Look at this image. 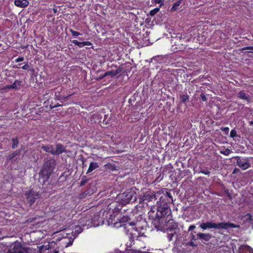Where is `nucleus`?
<instances>
[{
  "mask_svg": "<svg viewBox=\"0 0 253 253\" xmlns=\"http://www.w3.org/2000/svg\"><path fill=\"white\" fill-rule=\"evenodd\" d=\"M252 228L253 229V224H252Z\"/></svg>",
  "mask_w": 253,
  "mask_h": 253,
  "instance_id": "58",
  "label": "nucleus"
},
{
  "mask_svg": "<svg viewBox=\"0 0 253 253\" xmlns=\"http://www.w3.org/2000/svg\"><path fill=\"white\" fill-rule=\"evenodd\" d=\"M53 12H54V14L56 13L57 12V10L56 8H53Z\"/></svg>",
  "mask_w": 253,
  "mask_h": 253,
  "instance_id": "52",
  "label": "nucleus"
},
{
  "mask_svg": "<svg viewBox=\"0 0 253 253\" xmlns=\"http://www.w3.org/2000/svg\"><path fill=\"white\" fill-rule=\"evenodd\" d=\"M41 148L45 152L49 153L53 155H59L65 152V147L61 143L55 144V150L54 149L53 145L51 144L42 145Z\"/></svg>",
  "mask_w": 253,
  "mask_h": 253,
  "instance_id": "3",
  "label": "nucleus"
},
{
  "mask_svg": "<svg viewBox=\"0 0 253 253\" xmlns=\"http://www.w3.org/2000/svg\"><path fill=\"white\" fill-rule=\"evenodd\" d=\"M171 212L170 206H168L167 204L164 205L157 204V211L156 215V217L158 219L168 216L171 214Z\"/></svg>",
  "mask_w": 253,
  "mask_h": 253,
  "instance_id": "6",
  "label": "nucleus"
},
{
  "mask_svg": "<svg viewBox=\"0 0 253 253\" xmlns=\"http://www.w3.org/2000/svg\"><path fill=\"white\" fill-rule=\"evenodd\" d=\"M250 49L253 50V46H250Z\"/></svg>",
  "mask_w": 253,
  "mask_h": 253,
  "instance_id": "54",
  "label": "nucleus"
},
{
  "mask_svg": "<svg viewBox=\"0 0 253 253\" xmlns=\"http://www.w3.org/2000/svg\"><path fill=\"white\" fill-rule=\"evenodd\" d=\"M19 143V139L18 137H15L11 140V147L13 149L16 148Z\"/></svg>",
  "mask_w": 253,
  "mask_h": 253,
  "instance_id": "21",
  "label": "nucleus"
},
{
  "mask_svg": "<svg viewBox=\"0 0 253 253\" xmlns=\"http://www.w3.org/2000/svg\"><path fill=\"white\" fill-rule=\"evenodd\" d=\"M252 251V248L248 245L241 246L239 249V253H249Z\"/></svg>",
  "mask_w": 253,
  "mask_h": 253,
  "instance_id": "19",
  "label": "nucleus"
},
{
  "mask_svg": "<svg viewBox=\"0 0 253 253\" xmlns=\"http://www.w3.org/2000/svg\"><path fill=\"white\" fill-rule=\"evenodd\" d=\"M29 67H30V66L29 65L28 63H25V64L24 66H23L21 67V68L24 70H27V69H28Z\"/></svg>",
  "mask_w": 253,
  "mask_h": 253,
  "instance_id": "39",
  "label": "nucleus"
},
{
  "mask_svg": "<svg viewBox=\"0 0 253 253\" xmlns=\"http://www.w3.org/2000/svg\"><path fill=\"white\" fill-rule=\"evenodd\" d=\"M248 49H250V46H246V47H244L242 48V50H248Z\"/></svg>",
  "mask_w": 253,
  "mask_h": 253,
  "instance_id": "50",
  "label": "nucleus"
},
{
  "mask_svg": "<svg viewBox=\"0 0 253 253\" xmlns=\"http://www.w3.org/2000/svg\"><path fill=\"white\" fill-rule=\"evenodd\" d=\"M124 68L122 66H118L116 68V70L114 71H107L105 72L103 75H102L99 79H102L106 77L107 76H110L111 78L114 77L117 75L123 72Z\"/></svg>",
  "mask_w": 253,
  "mask_h": 253,
  "instance_id": "11",
  "label": "nucleus"
},
{
  "mask_svg": "<svg viewBox=\"0 0 253 253\" xmlns=\"http://www.w3.org/2000/svg\"><path fill=\"white\" fill-rule=\"evenodd\" d=\"M163 175H164V174H163L160 173V174H159V175L158 177H157V178L156 179L155 181H156V182H160L161 180H162V179H163Z\"/></svg>",
  "mask_w": 253,
  "mask_h": 253,
  "instance_id": "36",
  "label": "nucleus"
},
{
  "mask_svg": "<svg viewBox=\"0 0 253 253\" xmlns=\"http://www.w3.org/2000/svg\"><path fill=\"white\" fill-rule=\"evenodd\" d=\"M200 173H202L203 174H204L205 175H209L210 174V171L208 169H203L201 170L200 171Z\"/></svg>",
  "mask_w": 253,
  "mask_h": 253,
  "instance_id": "35",
  "label": "nucleus"
},
{
  "mask_svg": "<svg viewBox=\"0 0 253 253\" xmlns=\"http://www.w3.org/2000/svg\"><path fill=\"white\" fill-rule=\"evenodd\" d=\"M121 202L123 204H127L130 203H134L136 201V193L132 189L127 190L120 195Z\"/></svg>",
  "mask_w": 253,
  "mask_h": 253,
  "instance_id": "5",
  "label": "nucleus"
},
{
  "mask_svg": "<svg viewBox=\"0 0 253 253\" xmlns=\"http://www.w3.org/2000/svg\"><path fill=\"white\" fill-rule=\"evenodd\" d=\"M160 10V8L157 7L151 10L150 12V14L151 16L155 15Z\"/></svg>",
  "mask_w": 253,
  "mask_h": 253,
  "instance_id": "30",
  "label": "nucleus"
},
{
  "mask_svg": "<svg viewBox=\"0 0 253 253\" xmlns=\"http://www.w3.org/2000/svg\"><path fill=\"white\" fill-rule=\"evenodd\" d=\"M55 165L56 161L53 159H49L44 162L39 172L40 177L43 184L48 180L53 172Z\"/></svg>",
  "mask_w": 253,
  "mask_h": 253,
  "instance_id": "1",
  "label": "nucleus"
},
{
  "mask_svg": "<svg viewBox=\"0 0 253 253\" xmlns=\"http://www.w3.org/2000/svg\"><path fill=\"white\" fill-rule=\"evenodd\" d=\"M87 217H83V218H82L81 219H80V222L81 223L84 221L86 220Z\"/></svg>",
  "mask_w": 253,
  "mask_h": 253,
  "instance_id": "47",
  "label": "nucleus"
},
{
  "mask_svg": "<svg viewBox=\"0 0 253 253\" xmlns=\"http://www.w3.org/2000/svg\"><path fill=\"white\" fill-rule=\"evenodd\" d=\"M84 42V45L85 46V45H88V46H91L92 45V43L89 41H85V42Z\"/></svg>",
  "mask_w": 253,
  "mask_h": 253,
  "instance_id": "43",
  "label": "nucleus"
},
{
  "mask_svg": "<svg viewBox=\"0 0 253 253\" xmlns=\"http://www.w3.org/2000/svg\"><path fill=\"white\" fill-rule=\"evenodd\" d=\"M41 193L39 191H37L34 189H31L26 191L25 196L27 203L31 206L36 201L41 197Z\"/></svg>",
  "mask_w": 253,
  "mask_h": 253,
  "instance_id": "4",
  "label": "nucleus"
},
{
  "mask_svg": "<svg viewBox=\"0 0 253 253\" xmlns=\"http://www.w3.org/2000/svg\"><path fill=\"white\" fill-rule=\"evenodd\" d=\"M235 159L236 160V165L242 170H246L251 167V164L248 158L236 156Z\"/></svg>",
  "mask_w": 253,
  "mask_h": 253,
  "instance_id": "8",
  "label": "nucleus"
},
{
  "mask_svg": "<svg viewBox=\"0 0 253 253\" xmlns=\"http://www.w3.org/2000/svg\"><path fill=\"white\" fill-rule=\"evenodd\" d=\"M86 196V192H82L80 195H79V198L80 199H83V198H85Z\"/></svg>",
  "mask_w": 253,
  "mask_h": 253,
  "instance_id": "37",
  "label": "nucleus"
},
{
  "mask_svg": "<svg viewBox=\"0 0 253 253\" xmlns=\"http://www.w3.org/2000/svg\"><path fill=\"white\" fill-rule=\"evenodd\" d=\"M160 57L159 56H156V57H154L153 58V59L154 60H158V58H159Z\"/></svg>",
  "mask_w": 253,
  "mask_h": 253,
  "instance_id": "51",
  "label": "nucleus"
},
{
  "mask_svg": "<svg viewBox=\"0 0 253 253\" xmlns=\"http://www.w3.org/2000/svg\"><path fill=\"white\" fill-rule=\"evenodd\" d=\"M71 42L74 44L75 45L78 46L80 48H82L84 46V42H80L77 40H74L71 41Z\"/></svg>",
  "mask_w": 253,
  "mask_h": 253,
  "instance_id": "27",
  "label": "nucleus"
},
{
  "mask_svg": "<svg viewBox=\"0 0 253 253\" xmlns=\"http://www.w3.org/2000/svg\"><path fill=\"white\" fill-rule=\"evenodd\" d=\"M189 96L186 92L179 95L180 101L182 103H186V102L189 100Z\"/></svg>",
  "mask_w": 253,
  "mask_h": 253,
  "instance_id": "20",
  "label": "nucleus"
},
{
  "mask_svg": "<svg viewBox=\"0 0 253 253\" xmlns=\"http://www.w3.org/2000/svg\"><path fill=\"white\" fill-rule=\"evenodd\" d=\"M94 218H99V217H98V216H94Z\"/></svg>",
  "mask_w": 253,
  "mask_h": 253,
  "instance_id": "55",
  "label": "nucleus"
},
{
  "mask_svg": "<svg viewBox=\"0 0 253 253\" xmlns=\"http://www.w3.org/2000/svg\"><path fill=\"white\" fill-rule=\"evenodd\" d=\"M29 2L27 0H15L14 4L21 8H25L27 6Z\"/></svg>",
  "mask_w": 253,
  "mask_h": 253,
  "instance_id": "16",
  "label": "nucleus"
},
{
  "mask_svg": "<svg viewBox=\"0 0 253 253\" xmlns=\"http://www.w3.org/2000/svg\"><path fill=\"white\" fill-rule=\"evenodd\" d=\"M56 244L54 242L47 243V244L43 245L39 247L40 253H58L56 250Z\"/></svg>",
  "mask_w": 253,
  "mask_h": 253,
  "instance_id": "7",
  "label": "nucleus"
},
{
  "mask_svg": "<svg viewBox=\"0 0 253 253\" xmlns=\"http://www.w3.org/2000/svg\"><path fill=\"white\" fill-rule=\"evenodd\" d=\"M237 135V131L235 129H232L230 131V136L231 138H234Z\"/></svg>",
  "mask_w": 253,
  "mask_h": 253,
  "instance_id": "31",
  "label": "nucleus"
},
{
  "mask_svg": "<svg viewBox=\"0 0 253 253\" xmlns=\"http://www.w3.org/2000/svg\"><path fill=\"white\" fill-rule=\"evenodd\" d=\"M162 197L168 199L169 200V202H173V197L169 191H166V193L164 194V196Z\"/></svg>",
  "mask_w": 253,
  "mask_h": 253,
  "instance_id": "26",
  "label": "nucleus"
},
{
  "mask_svg": "<svg viewBox=\"0 0 253 253\" xmlns=\"http://www.w3.org/2000/svg\"><path fill=\"white\" fill-rule=\"evenodd\" d=\"M62 106L61 105L59 104V103H57V104L56 105H52V104L51 103L50 105V108L51 109H53L54 108H56L57 107H58V106Z\"/></svg>",
  "mask_w": 253,
  "mask_h": 253,
  "instance_id": "41",
  "label": "nucleus"
},
{
  "mask_svg": "<svg viewBox=\"0 0 253 253\" xmlns=\"http://www.w3.org/2000/svg\"><path fill=\"white\" fill-rule=\"evenodd\" d=\"M131 70V68H129L128 69H126L124 71V73H128V72H129Z\"/></svg>",
  "mask_w": 253,
  "mask_h": 253,
  "instance_id": "48",
  "label": "nucleus"
},
{
  "mask_svg": "<svg viewBox=\"0 0 253 253\" xmlns=\"http://www.w3.org/2000/svg\"><path fill=\"white\" fill-rule=\"evenodd\" d=\"M99 167V165L97 162H91L89 164V168L86 171V173H89L93 171L96 169H98Z\"/></svg>",
  "mask_w": 253,
  "mask_h": 253,
  "instance_id": "18",
  "label": "nucleus"
},
{
  "mask_svg": "<svg viewBox=\"0 0 253 253\" xmlns=\"http://www.w3.org/2000/svg\"><path fill=\"white\" fill-rule=\"evenodd\" d=\"M79 39L80 40H82V38H79Z\"/></svg>",
  "mask_w": 253,
  "mask_h": 253,
  "instance_id": "57",
  "label": "nucleus"
},
{
  "mask_svg": "<svg viewBox=\"0 0 253 253\" xmlns=\"http://www.w3.org/2000/svg\"><path fill=\"white\" fill-rule=\"evenodd\" d=\"M173 203V202H169V200L167 199L166 198H164L163 197H161L160 198L159 201L157 202V204H159L160 205H165L167 204L168 206H170L171 204Z\"/></svg>",
  "mask_w": 253,
  "mask_h": 253,
  "instance_id": "23",
  "label": "nucleus"
},
{
  "mask_svg": "<svg viewBox=\"0 0 253 253\" xmlns=\"http://www.w3.org/2000/svg\"><path fill=\"white\" fill-rule=\"evenodd\" d=\"M104 169L109 171H114L116 170V167L114 164L107 163L104 166Z\"/></svg>",
  "mask_w": 253,
  "mask_h": 253,
  "instance_id": "22",
  "label": "nucleus"
},
{
  "mask_svg": "<svg viewBox=\"0 0 253 253\" xmlns=\"http://www.w3.org/2000/svg\"><path fill=\"white\" fill-rule=\"evenodd\" d=\"M21 152L20 150H16L11 153L9 155L6 156V160L7 162H9L14 159L17 156L19 155Z\"/></svg>",
  "mask_w": 253,
  "mask_h": 253,
  "instance_id": "17",
  "label": "nucleus"
},
{
  "mask_svg": "<svg viewBox=\"0 0 253 253\" xmlns=\"http://www.w3.org/2000/svg\"><path fill=\"white\" fill-rule=\"evenodd\" d=\"M31 250L28 248H16L14 247V249L11 251H8L7 253H30Z\"/></svg>",
  "mask_w": 253,
  "mask_h": 253,
  "instance_id": "13",
  "label": "nucleus"
},
{
  "mask_svg": "<svg viewBox=\"0 0 253 253\" xmlns=\"http://www.w3.org/2000/svg\"><path fill=\"white\" fill-rule=\"evenodd\" d=\"M63 87L61 86H58L57 87L55 88V99L56 100H60L62 102V101H64L69 98L70 96H71L72 94H69L67 96L62 95H61V92L62 91Z\"/></svg>",
  "mask_w": 253,
  "mask_h": 253,
  "instance_id": "10",
  "label": "nucleus"
},
{
  "mask_svg": "<svg viewBox=\"0 0 253 253\" xmlns=\"http://www.w3.org/2000/svg\"><path fill=\"white\" fill-rule=\"evenodd\" d=\"M195 228H196L195 225H191L189 227V228H188V231H192V230H193V229H194Z\"/></svg>",
  "mask_w": 253,
  "mask_h": 253,
  "instance_id": "45",
  "label": "nucleus"
},
{
  "mask_svg": "<svg viewBox=\"0 0 253 253\" xmlns=\"http://www.w3.org/2000/svg\"><path fill=\"white\" fill-rule=\"evenodd\" d=\"M157 198L154 192L148 191L144 193L142 197L143 201L151 202L156 200Z\"/></svg>",
  "mask_w": 253,
  "mask_h": 253,
  "instance_id": "12",
  "label": "nucleus"
},
{
  "mask_svg": "<svg viewBox=\"0 0 253 253\" xmlns=\"http://www.w3.org/2000/svg\"><path fill=\"white\" fill-rule=\"evenodd\" d=\"M87 182L86 179L82 180L80 182V186H82L84 185Z\"/></svg>",
  "mask_w": 253,
  "mask_h": 253,
  "instance_id": "44",
  "label": "nucleus"
},
{
  "mask_svg": "<svg viewBox=\"0 0 253 253\" xmlns=\"http://www.w3.org/2000/svg\"><path fill=\"white\" fill-rule=\"evenodd\" d=\"M84 192H86V195L90 196L92 194L91 192L90 191V190H89V189L85 191Z\"/></svg>",
  "mask_w": 253,
  "mask_h": 253,
  "instance_id": "46",
  "label": "nucleus"
},
{
  "mask_svg": "<svg viewBox=\"0 0 253 253\" xmlns=\"http://www.w3.org/2000/svg\"><path fill=\"white\" fill-rule=\"evenodd\" d=\"M24 60V57H19L18 58L15 59V62L16 63L19 62L21 61H23Z\"/></svg>",
  "mask_w": 253,
  "mask_h": 253,
  "instance_id": "38",
  "label": "nucleus"
},
{
  "mask_svg": "<svg viewBox=\"0 0 253 253\" xmlns=\"http://www.w3.org/2000/svg\"><path fill=\"white\" fill-rule=\"evenodd\" d=\"M22 82L21 81L16 80L14 83L11 84L12 89H18L20 88Z\"/></svg>",
  "mask_w": 253,
  "mask_h": 253,
  "instance_id": "24",
  "label": "nucleus"
},
{
  "mask_svg": "<svg viewBox=\"0 0 253 253\" xmlns=\"http://www.w3.org/2000/svg\"><path fill=\"white\" fill-rule=\"evenodd\" d=\"M200 96H201V98L203 101H206L207 100V97L204 94L202 93L201 94Z\"/></svg>",
  "mask_w": 253,
  "mask_h": 253,
  "instance_id": "40",
  "label": "nucleus"
},
{
  "mask_svg": "<svg viewBox=\"0 0 253 253\" xmlns=\"http://www.w3.org/2000/svg\"><path fill=\"white\" fill-rule=\"evenodd\" d=\"M12 89V86H11V84H8V85H6L5 86H4L2 89Z\"/></svg>",
  "mask_w": 253,
  "mask_h": 253,
  "instance_id": "42",
  "label": "nucleus"
},
{
  "mask_svg": "<svg viewBox=\"0 0 253 253\" xmlns=\"http://www.w3.org/2000/svg\"><path fill=\"white\" fill-rule=\"evenodd\" d=\"M246 216L248 217V219H247V221H248L249 222H251V221H253V216L252 215V214L250 213H248L247 214H246Z\"/></svg>",
  "mask_w": 253,
  "mask_h": 253,
  "instance_id": "34",
  "label": "nucleus"
},
{
  "mask_svg": "<svg viewBox=\"0 0 253 253\" xmlns=\"http://www.w3.org/2000/svg\"><path fill=\"white\" fill-rule=\"evenodd\" d=\"M221 130L225 134H228L229 131V128L228 127H224L221 128Z\"/></svg>",
  "mask_w": 253,
  "mask_h": 253,
  "instance_id": "32",
  "label": "nucleus"
},
{
  "mask_svg": "<svg viewBox=\"0 0 253 253\" xmlns=\"http://www.w3.org/2000/svg\"><path fill=\"white\" fill-rule=\"evenodd\" d=\"M231 152V151L228 149H226L224 151H221L220 153L225 156L228 155Z\"/></svg>",
  "mask_w": 253,
  "mask_h": 253,
  "instance_id": "33",
  "label": "nucleus"
},
{
  "mask_svg": "<svg viewBox=\"0 0 253 253\" xmlns=\"http://www.w3.org/2000/svg\"><path fill=\"white\" fill-rule=\"evenodd\" d=\"M69 31L71 33L72 36L75 38L79 35H82V34L80 33L75 31L73 30L72 29H70Z\"/></svg>",
  "mask_w": 253,
  "mask_h": 253,
  "instance_id": "29",
  "label": "nucleus"
},
{
  "mask_svg": "<svg viewBox=\"0 0 253 253\" xmlns=\"http://www.w3.org/2000/svg\"><path fill=\"white\" fill-rule=\"evenodd\" d=\"M253 253V249H252V251H251V252H250V253Z\"/></svg>",
  "mask_w": 253,
  "mask_h": 253,
  "instance_id": "56",
  "label": "nucleus"
},
{
  "mask_svg": "<svg viewBox=\"0 0 253 253\" xmlns=\"http://www.w3.org/2000/svg\"><path fill=\"white\" fill-rule=\"evenodd\" d=\"M235 170H236V169H235L234 170V172H233L234 173L235 172Z\"/></svg>",
  "mask_w": 253,
  "mask_h": 253,
  "instance_id": "59",
  "label": "nucleus"
},
{
  "mask_svg": "<svg viewBox=\"0 0 253 253\" xmlns=\"http://www.w3.org/2000/svg\"><path fill=\"white\" fill-rule=\"evenodd\" d=\"M249 124L251 126L253 125V121L250 122Z\"/></svg>",
  "mask_w": 253,
  "mask_h": 253,
  "instance_id": "53",
  "label": "nucleus"
},
{
  "mask_svg": "<svg viewBox=\"0 0 253 253\" xmlns=\"http://www.w3.org/2000/svg\"><path fill=\"white\" fill-rule=\"evenodd\" d=\"M104 119L102 120V115L101 114L99 113H95L93 114L91 118H90V122L92 123H103L104 125H109L110 124V120L109 119H108L107 121H106L107 118L108 117V116L107 115H104Z\"/></svg>",
  "mask_w": 253,
  "mask_h": 253,
  "instance_id": "9",
  "label": "nucleus"
},
{
  "mask_svg": "<svg viewBox=\"0 0 253 253\" xmlns=\"http://www.w3.org/2000/svg\"><path fill=\"white\" fill-rule=\"evenodd\" d=\"M239 226L230 222L213 223L211 222H203L200 225V227L203 230L208 228H214L216 229H228L230 228H236Z\"/></svg>",
  "mask_w": 253,
  "mask_h": 253,
  "instance_id": "2",
  "label": "nucleus"
},
{
  "mask_svg": "<svg viewBox=\"0 0 253 253\" xmlns=\"http://www.w3.org/2000/svg\"><path fill=\"white\" fill-rule=\"evenodd\" d=\"M181 3H182V0H179L177 1L176 2H175L173 4L172 6L171 7V8L170 9V11L172 12L176 11L178 9L179 6L181 4Z\"/></svg>",
  "mask_w": 253,
  "mask_h": 253,
  "instance_id": "25",
  "label": "nucleus"
},
{
  "mask_svg": "<svg viewBox=\"0 0 253 253\" xmlns=\"http://www.w3.org/2000/svg\"><path fill=\"white\" fill-rule=\"evenodd\" d=\"M154 2L155 3H160L161 2V0H154Z\"/></svg>",
  "mask_w": 253,
  "mask_h": 253,
  "instance_id": "49",
  "label": "nucleus"
},
{
  "mask_svg": "<svg viewBox=\"0 0 253 253\" xmlns=\"http://www.w3.org/2000/svg\"><path fill=\"white\" fill-rule=\"evenodd\" d=\"M198 239L205 241H209L211 238V234L209 233H199L197 234Z\"/></svg>",
  "mask_w": 253,
  "mask_h": 253,
  "instance_id": "15",
  "label": "nucleus"
},
{
  "mask_svg": "<svg viewBox=\"0 0 253 253\" xmlns=\"http://www.w3.org/2000/svg\"><path fill=\"white\" fill-rule=\"evenodd\" d=\"M237 97L241 99L246 100L248 103L251 101L250 96L244 91H239L237 94Z\"/></svg>",
  "mask_w": 253,
  "mask_h": 253,
  "instance_id": "14",
  "label": "nucleus"
},
{
  "mask_svg": "<svg viewBox=\"0 0 253 253\" xmlns=\"http://www.w3.org/2000/svg\"><path fill=\"white\" fill-rule=\"evenodd\" d=\"M117 67V65L114 64H108L107 65V69L110 70L109 71H114L116 70V68Z\"/></svg>",
  "mask_w": 253,
  "mask_h": 253,
  "instance_id": "28",
  "label": "nucleus"
}]
</instances>
